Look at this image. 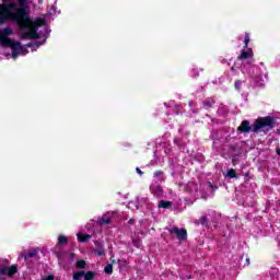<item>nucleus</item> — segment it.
Returning <instances> with one entry per match:
<instances>
[{
	"mask_svg": "<svg viewBox=\"0 0 280 280\" xmlns=\"http://www.w3.org/2000/svg\"><path fill=\"white\" fill-rule=\"evenodd\" d=\"M75 257V254L71 253L70 254V259H73Z\"/></svg>",
	"mask_w": 280,
	"mask_h": 280,
	"instance_id": "35",
	"label": "nucleus"
},
{
	"mask_svg": "<svg viewBox=\"0 0 280 280\" xmlns=\"http://www.w3.org/2000/svg\"><path fill=\"white\" fill-rule=\"evenodd\" d=\"M97 224L108 225V224H110V218L102 217L101 219L97 220Z\"/></svg>",
	"mask_w": 280,
	"mask_h": 280,
	"instance_id": "14",
	"label": "nucleus"
},
{
	"mask_svg": "<svg viewBox=\"0 0 280 280\" xmlns=\"http://www.w3.org/2000/svg\"><path fill=\"white\" fill-rule=\"evenodd\" d=\"M137 174H139L140 176H143V171H141V168L137 167L136 168Z\"/></svg>",
	"mask_w": 280,
	"mask_h": 280,
	"instance_id": "30",
	"label": "nucleus"
},
{
	"mask_svg": "<svg viewBox=\"0 0 280 280\" xmlns=\"http://www.w3.org/2000/svg\"><path fill=\"white\" fill-rule=\"evenodd\" d=\"M170 233H175L177 240H179V242H184V240H187V230L185 229H178V228H174L172 230H170Z\"/></svg>",
	"mask_w": 280,
	"mask_h": 280,
	"instance_id": "7",
	"label": "nucleus"
},
{
	"mask_svg": "<svg viewBox=\"0 0 280 280\" xmlns=\"http://www.w3.org/2000/svg\"><path fill=\"white\" fill-rule=\"evenodd\" d=\"M78 237V242L84 244L85 242H89V240H91V234H83V233H79L77 234Z\"/></svg>",
	"mask_w": 280,
	"mask_h": 280,
	"instance_id": "11",
	"label": "nucleus"
},
{
	"mask_svg": "<svg viewBox=\"0 0 280 280\" xmlns=\"http://www.w3.org/2000/svg\"><path fill=\"white\" fill-rule=\"evenodd\" d=\"M213 104H215V101L213 98H207L203 101V108H206V110H209V108H213Z\"/></svg>",
	"mask_w": 280,
	"mask_h": 280,
	"instance_id": "12",
	"label": "nucleus"
},
{
	"mask_svg": "<svg viewBox=\"0 0 280 280\" xmlns=\"http://www.w3.org/2000/svg\"><path fill=\"white\" fill-rule=\"evenodd\" d=\"M242 84H244V81H242V80H236L234 82V89H235V91H237V93L242 92Z\"/></svg>",
	"mask_w": 280,
	"mask_h": 280,
	"instance_id": "19",
	"label": "nucleus"
},
{
	"mask_svg": "<svg viewBox=\"0 0 280 280\" xmlns=\"http://www.w3.org/2000/svg\"><path fill=\"white\" fill-rule=\"evenodd\" d=\"M62 244H69V238L62 234L58 236V245L62 246Z\"/></svg>",
	"mask_w": 280,
	"mask_h": 280,
	"instance_id": "15",
	"label": "nucleus"
},
{
	"mask_svg": "<svg viewBox=\"0 0 280 280\" xmlns=\"http://www.w3.org/2000/svg\"><path fill=\"white\" fill-rule=\"evenodd\" d=\"M104 272L105 275H113V264H108L107 266H105Z\"/></svg>",
	"mask_w": 280,
	"mask_h": 280,
	"instance_id": "23",
	"label": "nucleus"
},
{
	"mask_svg": "<svg viewBox=\"0 0 280 280\" xmlns=\"http://www.w3.org/2000/svg\"><path fill=\"white\" fill-rule=\"evenodd\" d=\"M247 266H250V258H246Z\"/></svg>",
	"mask_w": 280,
	"mask_h": 280,
	"instance_id": "34",
	"label": "nucleus"
},
{
	"mask_svg": "<svg viewBox=\"0 0 280 280\" xmlns=\"http://www.w3.org/2000/svg\"><path fill=\"white\" fill-rule=\"evenodd\" d=\"M159 207L161 209H170V207H172V201H165V200H161L159 202Z\"/></svg>",
	"mask_w": 280,
	"mask_h": 280,
	"instance_id": "16",
	"label": "nucleus"
},
{
	"mask_svg": "<svg viewBox=\"0 0 280 280\" xmlns=\"http://www.w3.org/2000/svg\"><path fill=\"white\" fill-rule=\"evenodd\" d=\"M276 152H277L278 156H280V148H278V149L276 150Z\"/></svg>",
	"mask_w": 280,
	"mask_h": 280,
	"instance_id": "36",
	"label": "nucleus"
},
{
	"mask_svg": "<svg viewBox=\"0 0 280 280\" xmlns=\"http://www.w3.org/2000/svg\"><path fill=\"white\" fill-rule=\"evenodd\" d=\"M240 162V159L237 158H233L232 159V165L235 167V165H237V163Z\"/></svg>",
	"mask_w": 280,
	"mask_h": 280,
	"instance_id": "28",
	"label": "nucleus"
},
{
	"mask_svg": "<svg viewBox=\"0 0 280 280\" xmlns=\"http://www.w3.org/2000/svg\"><path fill=\"white\" fill-rule=\"evenodd\" d=\"M182 280H186V279H194V277H191V275H187V276H180Z\"/></svg>",
	"mask_w": 280,
	"mask_h": 280,
	"instance_id": "29",
	"label": "nucleus"
},
{
	"mask_svg": "<svg viewBox=\"0 0 280 280\" xmlns=\"http://www.w3.org/2000/svg\"><path fill=\"white\" fill-rule=\"evenodd\" d=\"M82 277H84V271H75L72 275V280H82Z\"/></svg>",
	"mask_w": 280,
	"mask_h": 280,
	"instance_id": "21",
	"label": "nucleus"
},
{
	"mask_svg": "<svg viewBox=\"0 0 280 280\" xmlns=\"http://www.w3.org/2000/svg\"><path fill=\"white\" fill-rule=\"evenodd\" d=\"M20 51H25L26 54H28V50L26 48H24L23 50H20Z\"/></svg>",
	"mask_w": 280,
	"mask_h": 280,
	"instance_id": "37",
	"label": "nucleus"
},
{
	"mask_svg": "<svg viewBox=\"0 0 280 280\" xmlns=\"http://www.w3.org/2000/svg\"><path fill=\"white\" fill-rule=\"evenodd\" d=\"M161 176H163V171H155V172H154V177H155V178H159V177H161Z\"/></svg>",
	"mask_w": 280,
	"mask_h": 280,
	"instance_id": "26",
	"label": "nucleus"
},
{
	"mask_svg": "<svg viewBox=\"0 0 280 280\" xmlns=\"http://www.w3.org/2000/svg\"><path fill=\"white\" fill-rule=\"evenodd\" d=\"M83 279L84 280L95 279V272L94 271H88V272L84 271Z\"/></svg>",
	"mask_w": 280,
	"mask_h": 280,
	"instance_id": "18",
	"label": "nucleus"
},
{
	"mask_svg": "<svg viewBox=\"0 0 280 280\" xmlns=\"http://www.w3.org/2000/svg\"><path fill=\"white\" fill-rule=\"evenodd\" d=\"M94 254H96L98 257H104V255H106L104 246L101 245L98 248L94 249Z\"/></svg>",
	"mask_w": 280,
	"mask_h": 280,
	"instance_id": "20",
	"label": "nucleus"
},
{
	"mask_svg": "<svg viewBox=\"0 0 280 280\" xmlns=\"http://www.w3.org/2000/svg\"><path fill=\"white\" fill-rule=\"evenodd\" d=\"M23 257L24 261L30 264V259H36L38 261V249H33L31 252L24 253L21 255Z\"/></svg>",
	"mask_w": 280,
	"mask_h": 280,
	"instance_id": "8",
	"label": "nucleus"
},
{
	"mask_svg": "<svg viewBox=\"0 0 280 280\" xmlns=\"http://www.w3.org/2000/svg\"><path fill=\"white\" fill-rule=\"evenodd\" d=\"M207 185L210 187V189H212V191H215V189H218V186L213 185V183L208 182Z\"/></svg>",
	"mask_w": 280,
	"mask_h": 280,
	"instance_id": "25",
	"label": "nucleus"
},
{
	"mask_svg": "<svg viewBox=\"0 0 280 280\" xmlns=\"http://www.w3.org/2000/svg\"><path fill=\"white\" fill-rule=\"evenodd\" d=\"M19 272V265H12L11 267H2L0 268V277L4 275L7 277H14Z\"/></svg>",
	"mask_w": 280,
	"mask_h": 280,
	"instance_id": "6",
	"label": "nucleus"
},
{
	"mask_svg": "<svg viewBox=\"0 0 280 280\" xmlns=\"http://www.w3.org/2000/svg\"><path fill=\"white\" fill-rule=\"evenodd\" d=\"M248 58H253V49H248L247 51L243 50L237 57V60H248Z\"/></svg>",
	"mask_w": 280,
	"mask_h": 280,
	"instance_id": "10",
	"label": "nucleus"
},
{
	"mask_svg": "<svg viewBox=\"0 0 280 280\" xmlns=\"http://www.w3.org/2000/svg\"><path fill=\"white\" fill-rule=\"evenodd\" d=\"M75 268H78L79 270H84V268H86V261L82 259L77 260Z\"/></svg>",
	"mask_w": 280,
	"mask_h": 280,
	"instance_id": "17",
	"label": "nucleus"
},
{
	"mask_svg": "<svg viewBox=\"0 0 280 280\" xmlns=\"http://www.w3.org/2000/svg\"><path fill=\"white\" fill-rule=\"evenodd\" d=\"M2 47H11L12 49V58H19V54L23 51L24 47L21 45V42H14L11 39V45H4Z\"/></svg>",
	"mask_w": 280,
	"mask_h": 280,
	"instance_id": "5",
	"label": "nucleus"
},
{
	"mask_svg": "<svg viewBox=\"0 0 280 280\" xmlns=\"http://www.w3.org/2000/svg\"><path fill=\"white\" fill-rule=\"evenodd\" d=\"M28 32L22 33L21 39L22 40H27L30 38L31 40H38L40 38V35L38 34V28L34 26L33 28H27Z\"/></svg>",
	"mask_w": 280,
	"mask_h": 280,
	"instance_id": "4",
	"label": "nucleus"
},
{
	"mask_svg": "<svg viewBox=\"0 0 280 280\" xmlns=\"http://www.w3.org/2000/svg\"><path fill=\"white\" fill-rule=\"evenodd\" d=\"M199 223L201 224V226H206V229H208L209 226V217H207V214H203L199 218Z\"/></svg>",
	"mask_w": 280,
	"mask_h": 280,
	"instance_id": "13",
	"label": "nucleus"
},
{
	"mask_svg": "<svg viewBox=\"0 0 280 280\" xmlns=\"http://www.w3.org/2000/svg\"><path fill=\"white\" fill-rule=\"evenodd\" d=\"M261 128L272 130L275 128V118L271 116L259 117L253 125L248 120H243L237 127V132L238 135H248V132H259Z\"/></svg>",
	"mask_w": 280,
	"mask_h": 280,
	"instance_id": "2",
	"label": "nucleus"
},
{
	"mask_svg": "<svg viewBox=\"0 0 280 280\" xmlns=\"http://www.w3.org/2000/svg\"><path fill=\"white\" fill-rule=\"evenodd\" d=\"M27 8H30L27 0H19V3L0 4V25H3L7 21H12L20 30H30L32 25L36 28L45 25V19L39 18L33 21Z\"/></svg>",
	"mask_w": 280,
	"mask_h": 280,
	"instance_id": "1",
	"label": "nucleus"
},
{
	"mask_svg": "<svg viewBox=\"0 0 280 280\" xmlns=\"http://www.w3.org/2000/svg\"><path fill=\"white\" fill-rule=\"evenodd\" d=\"M232 71H235V67H232Z\"/></svg>",
	"mask_w": 280,
	"mask_h": 280,
	"instance_id": "38",
	"label": "nucleus"
},
{
	"mask_svg": "<svg viewBox=\"0 0 280 280\" xmlns=\"http://www.w3.org/2000/svg\"><path fill=\"white\" fill-rule=\"evenodd\" d=\"M151 192L156 198H161L163 196V187L161 185L151 186Z\"/></svg>",
	"mask_w": 280,
	"mask_h": 280,
	"instance_id": "9",
	"label": "nucleus"
},
{
	"mask_svg": "<svg viewBox=\"0 0 280 280\" xmlns=\"http://www.w3.org/2000/svg\"><path fill=\"white\" fill-rule=\"evenodd\" d=\"M14 0H2L3 3H12Z\"/></svg>",
	"mask_w": 280,
	"mask_h": 280,
	"instance_id": "32",
	"label": "nucleus"
},
{
	"mask_svg": "<svg viewBox=\"0 0 280 280\" xmlns=\"http://www.w3.org/2000/svg\"><path fill=\"white\" fill-rule=\"evenodd\" d=\"M248 43H250V35L248 33H245L244 49L248 48Z\"/></svg>",
	"mask_w": 280,
	"mask_h": 280,
	"instance_id": "24",
	"label": "nucleus"
},
{
	"mask_svg": "<svg viewBox=\"0 0 280 280\" xmlns=\"http://www.w3.org/2000/svg\"><path fill=\"white\" fill-rule=\"evenodd\" d=\"M192 74H194L195 78H198V73L194 69H192Z\"/></svg>",
	"mask_w": 280,
	"mask_h": 280,
	"instance_id": "33",
	"label": "nucleus"
},
{
	"mask_svg": "<svg viewBox=\"0 0 280 280\" xmlns=\"http://www.w3.org/2000/svg\"><path fill=\"white\" fill-rule=\"evenodd\" d=\"M12 28L5 27L0 30V45L3 47L4 45H11L12 44V38L8 37L12 35Z\"/></svg>",
	"mask_w": 280,
	"mask_h": 280,
	"instance_id": "3",
	"label": "nucleus"
},
{
	"mask_svg": "<svg viewBox=\"0 0 280 280\" xmlns=\"http://www.w3.org/2000/svg\"><path fill=\"white\" fill-rule=\"evenodd\" d=\"M35 45H37V47H40V44H39V43H36V44H34V43H27V44H25V47H34Z\"/></svg>",
	"mask_w": 280,
	"mask_h": 280,
	"instance_id": "27",
	"label": "nucleus"
},
{
	"mask_svg": "<svg viewBox=\"0 0 280 280\" xmlns=\"http://www.w3.org/2000/svg\"><path fill=\"white\" fill-rule=\"evenodd\" d=\"M228 178H237V173L235 172V170L230 168L226 173Z\"/></svg>",
	"mask_w": 280,
	"mask_h": 280,
	"instance_id": "22",
	"label": "nucleus"
},
{
	"mask_svg": "<svg viewBox=\"0 0 280 280\" xmlns=\"http://www.w3.org/2000/svg\"><path fill=\"white\" fill-rule=\"evenodd\" d=\"M135 222H136L135 219H130V220L127 222V224L132 225V224H135Z\"/></svg>",
	"mask_w": 280,
	"mask_h": 280,
	"instance_id": "31",
	"label": "nucleus"
}]
</instances>
